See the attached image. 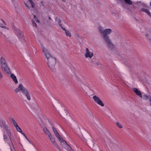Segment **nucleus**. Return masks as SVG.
Instances as JSON below:
<instances>
[{
    "mask_svg": "<svg viewBox=\"0 0 151 151\" xmlns=\"http://www.w3.org/2000/svg\"><path fill=\"white\" fill-rule=\"evenodd\" d=\"M0 126L1 128L5 130V131L4 132V139H6L5 141L10 145L11 151H12V148L11 145H12L13 148L14 147L11 141V133L10 128L7 125H6L5 122L2 121H0Z\"/></svg>",
    "mask_w": 151,
    "mask_h": 151,
    "instance_id": "obj_1",
    "label": "nucleus"
},
{
    "mask_svg": "<svg viewBox=\"0 0 151 151\" xmlns=\"http://www.w3.org/2000/svg\"><path fill=\"white\" fill-rule=\"evenodd\" d=\"M99 30L102 35L104 40L108 44V47L111 49H113L114 47V45L111 43L108 36V35L111 33V30L110 29H106L103 30V28L101 27H99Z\"/></svg>",
    "mask_w": 151,
    "mask_h": 151,
    "instance_id": "obj_2",
    "label": "nucleus"
},
{
    "mask_svg": "<svg viewBox=\"0 0 151 151\" xmlns=\"http://www.w3.org/2000/svg\"><path fill=\"white\" fill-rule=\"evenodd\" d=\"M14 91L16 93H18L20 91H21L23 94L26 97L28 100L30 101L31 100L30 95L28 91L22 84H19L18 88L14 89Z\"/></svg>",
    "mask_w": 151,
    "mask_h": 151,
    "instance_id": "obj_3",
    "label": "nucleus"
},
{
    "mask_svg": "<svg viewBox=\"0 0 151 151\" xmlns=\"http://www.w3.org/2000/svg\"><path fill=\"white\" fill-rule=\"evenodd\" d=\"M14 91L16 93H18L20 91H21L23 94L26 97L28 100L30 101L31 100L30 95L28 91L22 84H19L18 88L14 89Z\"/></svg>",
    "mask_w": 151,
    "mask_h": 151,
    "instance_id": "obj_4",
    "label": "nucleus"
},
{
    "mask_svg": "<svg viewBox=\"0 0 151 151\" xmlns=\"http://www.w3.org/2000/svg\"><path fill=\"white\" fill-rule=\"evenodd\" d=\"M0 64L2 70L7 74L11 73V70L7 64L4 57H1L0 59Z\"/></svg>",
    "mask_w": 151,
    "mask_h": 151,
    "instance_id": "obj_5",
    "label": "nucleus"
},
{
    "mask_svg": "<svg viewBox=\"0 0 151 151\" xmlns=\"http://www.w3.org/2000/svg\"><path fill=\"white\" fill-rule=\"evenodd\" d=\"M12 28L14 29V31L18 37L19 40L22 42H25V38L22 34V32L19 29L17 28L14 26L12 25Z\"/></svg>",
    "mask_w": 151,
    "mask_h": 151,
    "instance_id": "obj_6",
    "label": "nucleus"
},
{
    "mask_svg": "<svg viewBox=\"0 0 151 151\" xmlns=\"http://www.w3.org/2000/svg\"><path fill=\"white\" fill-rule=\"evenodd\" d=\"M47 63L49 67L52 71L55 70V65L56 63L55 59L54 58H50L47 60Z\"/></svg>",
    "mask_w": 151,
    "mask_h": 151,
    "instance_id": "obj_7",
    "label": "nucleus"
},
{
    "mask_svg": "<svg viewBox=\"0 0 151 151\" xmlns=\"http://www.w3.org/2000/svg\"><path fill=\"white\" fill-rule=\"evenodd\" d=\"M61 142V145L65 148L67 151H73V150L71 148V147L67 144V142L63 140V139H58Z\"/></svg>",
    "mask_w": 151,
    "mask_h": 151,
    "instance_id": "obj_8",
    "label": "nucleus"
},
{
    "mask_svg": "<svg viewBox=\"0 0 151 151\" xmlns=\"http://www.w3.org/2000/svg\"><path fill=\"white\" fill-rule=\"evenodd\" d=\"M42 49L43 52L44 53L45 57L47 58V60L50 58H53L49 53L47 50L44 47L42 46Z\"/></svg>",
    "mask_w": 151,
    "mask_h": 151,
    "instance_id": "obj_9",
    "label": "nucleus"
},
{
    "mask_svg": "<svg viewBox=\"0 0 151 151\" xmlns=\"http://www.w3.org/2000/svg\"><path fill=\"white\" fill-rule=\"evenodd\" d=\"M93 99L95 102L102 106H104V104L100 99L96 96H94Z\"/></svg>",
    "mask_w": 151,
    "mask_h": 151,
    "instance_id": "obj_10",
    "label": "nucleus"
},
{
    "mask_svg": "<svg viewBox=\"0 0 151 151\" xmlns=\"http://www.w3.org/2000/svg\"><path fill=\"white\" fill-rule=\"evenodd\" d=\"M93 55V53L92 52L89 51L88 49L87 48L86 49V52L84 54V57L86 58H91Z\"/></svg>",
    "mask_w": 151,
    "mask_h": 151,
    "instance_id": "obj_11",
    "label": "nucleus"
},
{
    "mask_svg": "<svg viewBox=\"0 0 151 151\" xmlns=\"http://www.w3.org/2000/svg\"><path fill=\"white\" fill-rule=\"evenodd\" d=\"M24 4L25 6L29 9L31 7L32 8L34 7V4L32 0H28L27 3L24 1Z\"/></svg>",
    "mask_w": 151,
    "mask_h": 151,
    "instance_id": "obj_12",
    "label": "nucleus"
},
{
    "mask_svg": "<svg viewBox=\"0 0 151 151\" xmlns=\"http://www.w3.org/2000/svg\"><path fill=\"white\" fill-rule=\"evenodd\" d=\"M52 128L53 131L56 137H57L58 139H62V138L61 137L59 134L58 133L56 128L54 127H52Z\"/></svg>",
    "mask_w": 151,
    "mask_h": 151,
    "instance_id": "obj_13",
    "label": "nucleus"
},
{
    "mask_svg": "<svg viewBox=\"0 0 151 151\" xmlns=\"http://www.w3.org/2000/svg\"><path fill=\"white\" fill-rule=\"evenodd\" d=\"M48 137L54 145L55 146H57L56 143L55 141L54 137H53L51 135Z\"/></svg>",
    "mask_w": 151,
    "mask_h": 151,
    "instance_id": "obj_14",
    "label": "nucleus"
},
{
    "mask_svg": "<svg viewBox=\"0 0 151 151\" xmlns=\"http://www.w3.org/2000/svg\"><path fill=\"white\" fill-rule=\"evenodd\" d=\"M134 91L136 93V94L139 96L140 97H142V95L141 92L138 90V89L137 88H134Z\"/></svg>",
    "mask_w": 151,
    "mask_h": 151,
    "instance_id": "obj_15",
    "label": "nucleus"
},
{
    "mask_svg": "<svg viewBox=\"0 0 151 151\" xmlns=\"http://www.w3.org/2000/svg\"><path fill=\"white\" fill-rule=\"evenodd\" d=\"M10 77L15 83L17 84L18 83V82L16 76L14 74H11Z\"/></svg>",
    "mask_w": 151,
    "mask_h": 151,
    "instance_id": "obj_16",
    "label": "nucleus"
},
{
    "mask_svg": "<svg viewBox=\"0 0 151 151\" xmlns=\"http://www.w3.org/2000/svg\"><path fill=\"white\" fill-rule=\"evenodd\" d=\"M43 130L44 132L48 136V137H49L51 135L50 132H49L46 127H44L43 129Z\"/></svg>",
    "mask_w": 151,
    "mask_h": 151,
    "instance_id": "obj_17",
    "label": "nucleus"
},
{
    "mask_svg": "<svg viewBox=\"0 0 151 151\" xmlns=\"http://www.w3.org/2000/svg\"><path fill=\"white\" fill-rule=\"evenodd\" d=\"M141 11L142 12L147 13L149 16L151 17V13L147 9L142 8L141 9Z\"/></svg>",
    "mask_w": 151,
    "mask_h": 151,
    "instance_id": "obj_18",
    "label": "nucleus"
},
{
    "mask_svg": "<svg viewBox=\"0 0 151 151\" xmlns=\"http://www.w3.org/2000/svg\"><path fill=\"white\" fill-rule=\"evenodd\" d=\"M63 29L65 31V32L67 36L70 37L71 36V34L69 31L66 30L65 28H63Z\"/></svg>",
    "mask_w": 151,
    "mask_h": 151,
    "instance_id": "obj_19",
    "label": "nucleus"
},
{
    "mask_svg": "<svg viewBox=\"0 0 151 151\" xmlns=\"http://www.w3.org/2000/svg\"><path fill=\"white\" fill-rule=\"evenodd\" d=\"M2 22V24H1L0 23V27L3 28H4L5 27V26H4L6 25V24L5 22L2 19L1 20Z\"/></svg>",
    "mask_w": 151,
    "mask_h": 151,
    "instance_id": "obj_20",
    "label": "nucleus"
},
{
    "mask_svg": "<svg viewBox=\"0 0 151 151\" xmlns=\"http://www.w3.org/2000/svg\"><path fill=\"white\" fill-rule=\"evenodd\" d=\"M17 131L20 133L22 132V130L19 127L18 125L15 127Z\"/></svg>",
    "mask_w": 151,
    "mask_h": 151,
    "instance_id": "obj_21",
    "label": "nucleus"
},
{
    "mask_svg": "<svg viewBox=\"0 0 151 151\" xmlns=\"http://www.w3.org/2000/svg\"><path fill=\"white\" fill-rule=\"evenodd\" d=\"M17 131L20 133L22 132V130L19 127L18 125L15 127Z\"/></svg>",
    "mask_w": 151,
    "mask_h": 151,
    "instance_id": "obj_22",
    "label": "nucleus"
},
{
    "mask_svg": "<svg viewBox=\"0 0 151 151\" xmlns=\"http://www.w3.org/2000/svg\"><path fill=\"white\" fill-rule=\"evenodd\" d=\"M17 131L20 133L22 132V130L19 127L18 125L15 127Z\"/></svg>",
    "mask_w": 151,
    "mask_h": 151,
    "instance_id": "obj_23",
    "label": "nucleus"
},
{
    "mask_svg": "<svg viewBox=\"0 0 151 151\" xmlns=\"http://www.w3.org/2000/svg\"><path fill=\"white\" fill-rule=\"evenodd\" d=\"M125 2L129 5H131L132 4V2L130 0H123Z\"/></svg>",
    "mask_w": 151,
    "mask_h": 151,
    "instance_id": "obj_24",
    "label": "nucleus"
},
{
    "mask_svg": "<svg viewBox=\"0 0 151 151\" xmlns=\"http://www.w3.org/2000/svg\"><path fill=\"white\" fill-rule=\"evenodd\" d=\"M116 124V125L119 127L120 128H122V125L121 124L119 123L118 122H117Z\"/></svg>",
    "mask_w": 151,
    "mask_h": 151,
    "instance_id": "obj_25",
    "label": "nucleus"
},
{
    "mask_svg": "<svg viewBox=\"0 0 151 151\" xmlns=\"http://www.w3.org/2000/svg\"><path fill=\"white\" fill-rule=\"evenodd\" d=\"M32 22L34 26L36 27L37 28V25L36 23L35 22V21L33 19H32Z\"/></svg>",
    "mask_w": 151,
    "mask_h": 151,
    "instance_id": "obj_26",
    "label": "nucleus"
},
{
    "mask_svg": "<svg viewBox=\"0 0 151 151\" xmlns=\"http://www.w3.org/2000/svg\"><path fill=\"white\" fill-rule=\"evenodd\" d=\"M34 19L35 20L36 22H39V20H38L37 17H36L35 15H34Z\"/></svg>",
    "mask_w": 151,
    "mask_h": 151,
    "instance_id": "obj_27",
    "label": "nucleus"
},
{
    "mask_svg": "<svg viewBox=\"0 0 151 151\" xmlns=\"http://www.w3.org/2000/svg\"><path fill=\"white\" fill-rule=\"evenodd\" d=\"M12 120L13 124L16 123L15 121L12 118Z\"/></svg>",
    "mask_w": 151,
    "mask_h": 151,
    "instance_id": "obj_28",
    "label": "nucleus"
},
{
    "mask_svg": "<svg viewBox=\"0 0 151 151\" xmlns=\"http://www.w3.org/2000/svg\"><path fill=\"white\" fill-rule=\"evenodd\" d=\"M3 77V75L0 71V79H1Z\"/></svg>",
    "mask_w": 151,
    "mask_h": 151,
    "instance_id": "obj_29",
    "label": "nucleus"
},
{
    "mask_svg": "<svg viewBox=\"0 0 151 151\" xmlns=\"http://www.w3.org/2000/svg\"><path fill=\"white\" fill-rule=\"evenodd\" d=\"M8 41L10 43H13L12 41L11 40H8Z\"/></svg>",
    "mask_w": 151,
    "mask_h": 151,
    "instance_id": "obj_30",
    "label": "nucleus"
},
{
    "mask_svg": "<svg viewBox=\"0 0 151 151\" xmlns=\"http://www.w3.org/2000/svg\"><path fill=\"white\" fill-rule=\"evenodd\" d=\"M59 24L60 27H61V28L63 29V28H64L63 27V26H62V24L61 23H60V24Z\"/></svg>",
    "mask_w": 151,
    "mask_h": 151,
    "instance_id": "obj_31",
    "label": "nucleus"
},
{
    "mask_svg": "<svg viewBox=\"0 0 151 151\" xmlns=\"http://www.w3.org/2000/svg\"><path fill=\"white\" fill-rule=\"evenodd\" d=\"M13 124L15 127L18 125L16 122L14 124Z\"/></svg>",
    "mask_w": 151,
    "mask_h": 151,
    "instance_id": "obj_32",
    "label": "nucleus"
},
{
    "mask_svg": "<svg viewBox=\"0 0 151 151\" xmlns=\"http://www.w3.org/2000/svg\"><path fill=\"white\" fill-rule=\"evenodd\" d=\"M58 22L59 24H60V23H61V20L60 19H59L58 20Z\"/></svg>",
    "mask_w": 151,
    "mask_h": 151,
    "instance_id": "obj_33",
    "label": "nucleus"
},
{
    "mask_svg": "<svg viewBox=\"0 0 151 151\" xmlns=\"http://www.w3.org/2000/svg\"><path fill=\"white\" fill-rule=\"evenodd\" d=\"M25 138L29 142H30V143L31 142L28 139V138H27V137L26 136V137H25Z\"/></svg>",
    "mask_w": 151,
    "mask_h": 151,
    "instance_id": "obj_34",
    "label": "nucleus"
},
{
    "mask_svg": "<svg viewBox=\"0 0 151 151\" xmlns=\"http://www.w3.org/2000/svg\"><path fill=\"white\" fill-rule=\"evenodd\" d=\"M145 98H146V99H147L148 98V96L147 95H145Z\"/></svg>",
    "mask_w": 151,
    "mask_h": 151,
    "instance_id": "obj_35",
    "label": "nucleus"
},
{
    "mask_svg": "<svg viewBox=\"0 0 151 151\" xmlns=\"http://www.w3.org/2000/svg\"><path fill=\"white\" fill-rule=\"evenodd\" d=\"M21 134H22L23 135H24V134H25L23 132H22H22H21Z\"/></svg>",
    "mask_w": 151,
    "mask_h": 151,
    "instance_id": "obj_36",
    "label": "nucleus"
},
{
    "mask_svg": "<svg viewBox=\"0 0 151 151\" xmlns=\"http://www.w3.org/2000/svg\"><path fill=\"white\" fill-rule=\"evenodd\" d=\"M24 136L25 137H26V135L25 134H24Z\"/></svg>",
    "mask_w": 151,
    "mask_h": 151,
    "instance_id": "obj_37",
    "label": "nucleus"
},
{
    "mask_svg": "<svg viewBox=\"0 0 151 151\" xmlns=\"http://www.w3.org/2000/svg\"><path fill=\"white\" fill-rule=\"evenodd\" d=\"M149 41H150V42H151V40H149Z\"/></svg>",
    "mask_w": 151,
    "mask_h": 151,
    "instance_id": "obj_38",
    "label": "nucleus"
},
{
    "mask_svg": "<svg viewBox=\"0 0 151 151\" xmlns=\"http://www.w3.org/2000/svg\"><path fill=\"white\" fill-rule=\"evenodd\" d=\"M150 103H151V99L150 100Z\"/></svg>",
    "mask_w": 151,
    "mask_h": 151,
    "instance_id": "obj_39",
    "label": "nucleus"
},
{
    "mask_svg": "<svg viewBox=\"0 0 151 151\" xmlns=\"http://www.w3.org/2000/svg\"><path fill=\"white\" fill-rule=\"evenodd\" d=\"M49 19H50V17H49Z\"/></svg>",
    "mask_w": 151,
    "mask_h": 151,
    "instance_id": "obj_40",
    "label": "nucleus"
}]
</instances>
